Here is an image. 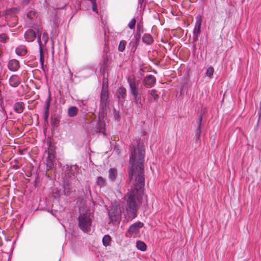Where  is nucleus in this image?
<instances>
[{
  "label": "nucleus",
  "instance_id": "f257e3e1",
  "mask_svg": "<svg viewBox=\"0 0 261 261\" xmlns=\"http://www.w3.org/2000/svg\"><path fill=\"white\" fill-rule=\"evenodd\" d=\"M144 156V145L139 143L132 151L129 159L130 166L128 171L130 181L133 179V176H135V182L126 196V205L124 215L130 220L137 217V208L141 203L145 182Z\"/></svg>",
  "mask_w": 261,
  "mask_h": 261
},
{
  "label": "nucleus",
  "instance_id": "f03ea898",
  "mask_svg": "<svg viewBox=\"0 0 261 261\" xmlns=\"http://www.w3.org/2000/svg\"><path fill=\"white\" fill-rule=\"evenodd\" d=\"M108 97L109 93L107 89L102 87L100 95V102L99 112V116H102V118H104L107 115V104Z\"/></svg>",
  "mask_w": 261,
  "mask_h": 261
},
{
  "label": "nucleus",
  "instance_id": "7ed1b4c3",
  "mask_svg": "<svg viewBox=\"0 0 261 261\" xmlns=\"http://www.w3.org/2000/svg\"><path fill=\"white\" fill-rule=\"evenodd\" d=\"M79 226L84 232H88L90 230L92 220L87 214H80L78 218Z\"/></svg>",
  "mask_w": 261,
  "mask_h": 261
},
{
  "label": "nucleus",
  "instance_id": "20e7f679",
  "mask_svg": "<svg viewBox=\"0 0 261 261\" xmlns=\"http://www.w3.org/2000/svg\"><path fill=\"white\" fill-rule=\"evenodd\" d=\"M121 211L118 205H112L109 210V217L110 222L119 221L121 218Z\"/></svg>",
  "mask_w": 261,
  "mask_h": 261
},
{
  "label": "nucleus",
  "instance_id": "39448f33",
  "mask_svg": "<svg viewBox=\"0 0 261 261\" xmlns=\"http://www.w3.org/2000/svg\"><path fill=\"white\" fill-rule=\"evenodd\" d=\"M143 25L142 22H140L137 24V34L134 36L135 41H131L129 43V45L132 46L131 50L133 51H135L137 48L138 42L141 38V34L143 32Z\"/></svg>",
  "mask_w": 261,
  "mask_h": 261
},
{
  "label": "nucleus",
  "instance_id": "423d86ee",
  "mask_svg": "<svg viewBox=\"0 0 261 261\" xmlns=\"http://www.w3.org/2000/svg\"><path fill=\"white\" fill-rule=\"evenodd\" d=\"M39 30V34L40 36H41V30L39 27H33L32 29H30L27 30L24 33V38L28 42H31L34 40L36 37V34H37V37H38V33L37 30ZM41 40V39L40 38Z\"/></svg>",
  "mask_w": 261,
  "mask_h": 261
},
{
  "label": "nucleus",
  "instance_id": "0eeeda50",
  "mask_svg": "<svg viewBox=\"0 0 261 261\" xmlns=\"http://www.w3.org/2000/svg\"><path fill=\"white\" fill-rule=\"evenodd\" d=\"M127 82L129 84L130 92L132 94L142 91L139 88L140 81L137 80L135 77H129L127 79Z\"/></svg>",
  "mask_w": 261,
  "mask_h": 261
},
{
  "label": "nucleus",
  "instance_id": "6e6552de",
  "mask_svg": "<svg viewBox=\"0 0 261 261\" xmlns=\"http://www.w3.org/2000/svg\"><path fill=\"white\" fill-rule=\"evenodd\" d=\"M48 156L45 161L46 169L50 170L54 166V159L55 158V151L53 149H50L48 151Z\"/></svg>",
  "mask_w": 261,
  "mask_h": 261
},
{
  "label": "nucleus",
  "instance_id": "1a4fd4ad",
  "mask_svg": "<svg viewBox=\"0 0 261 261\" xmlns=\"http://www.w3.org/2000/svg\"><path fill=\"white\" fill-rule=\"evenodd\" d=\"M201 17L200 15L196 17V23L193 31V38L194 41L197 40L201 32Z\"/></svg>",
  "mask_w": 261,
  "mask_h": 261
},
{
  "label": "nucleus",
  "instance_id": "9d476101",
  "mask_svg": "<svg viewBox=\"0 0 261 261\" xmlns=\"http://www.w3.org/2000/svg\"><path fill=\"white\" fill-rule=\"evenodd\" d=\"M143 226V223L141 222H137L132 224L127 230V233L130 235L137 234L139 232L140 228Z\"/></svg>",
  "mask_w": 261,
  "mask_h": 261
},
{
  "label": "nucleus",
  "instance_id": "9b49d317",
  "mask_svg": "<svg viewBox=\"0 0 261 261\" xmlns=\"http://www.w3.org/2000/svg\"><path fill=\"white\" fill-rule=\"evenodd\" d=\"M8 68L11 71H17L20 68L19 62L16 59H12L8 63Z\"/></svg>",
  "mask_w": 261,
  "mask_h": 261
},
{
  "label": "nucleus",
  "instance_id": "f8f14e48",
  "mask_svg": "<svg viewBox=\"0 0 261 261\" xmlns=\"http://www.w3.org/2000/svg\"><path fill=\"white\" fill-rule=\"evenodd\" d=\"M9 83L12 87H17L21 83V79L17 75H12L9 79Z\"/></svg>",
  "mask_w": 261,
  "mask_h": 261
},
{
  "label": "nucleus",
  "instance_id": "ddd939ff",
  "mask_svg": "<svg viewBox=\"0 0 261 261\" xmlns=\"http://www.w3.org/2000/svg\"><path fill=\"white\" fill-rule=\"evenodd\" d=\"M105 127L106 123L104 118H102V116H99L98 120L97 123V132L105 135Z\"/></svg>",
  "mask_w": 261,
  "mask_h": 261
},
{
  "label": "nucleus",
  "instance_id": "4468645a",
  "mask_svg": "<svg viewBox=\"0 0 261 261\" xmlns=\"http://www.w3.org/2000/svg\"><path fill=\"white\" fill-rule=\"evenodd\" d=\"M50 101H51V97L49 94L46 100V102H45V112L43 114V119H44V122H48Z\"/></svg>",
  "mask_w": 261,
  "mask_h": 261
},
{
  "label": "nucleus",
  "instance_id": "2eb2a0df",
  "mask_svg": "<svg viewBox=\"0 0 261 261\" xmlns=\"http://www.w3.org/2000/svg\"><path fill=\"white\" fill-rule=\"evenodd\" d=\"M156 82L155 77L150 74L147 76L143 81V84L145 86L152 87Z\"/></svg>",
  "mask_w": 261,
  "mask_h": 261
},
{
  "label": "nucleus",
  "instance_id": "dca6fc26",
  "mask_svg": "<svg viewBox=\"0 0 261 261\" xmlns=\"http://www.w3.org/2000/svg\"><path fill=\"white\" fill-rule=\"evenodd\" d=\"M38 33V37L37 42L39 44V49H40V61L41 64L42 68L43 67V63H44V57L42 51V44L41 43V41L40 40V34H39V30H37Z\"/></svg>",
  "mask_w": 261,
  "mask_h": 261
},
{
  "label": "nucleus",
  "instance_id": "f3484780",
  "mask_svg": "<svg viewBox=\"0 0 261 261\" xmlns=\"http://www.w3.org/2000/svg\"><path fill=\"white\" fill-rule=\"evenodd\" d=\"M118 176L117 170L115 168H111L109 170V179L111 181H114Z\"/></svg>",
  "mask_w": 261,
  "mask_h": 261
},
{
  "label": "nucleus",
  "instance_id": "a211bd4d",
  "mask_svg": "<svg viewBox=\"0 0 261 261\" xmlns=\"http://www.w3.org/2000/svg\"><path fill=\"white\" fill-rule=\"evenodd\" d=\"M24 108V103L21 101L17 102L14 105V110L17 113H22Z\"/></svg>",
  "mask_w": 261,
  "mask_h": 261
},
{
  "label": "nucleus",
  "instance_id": "6ab92c4d",
  "mask_svg": "<svg viewBox=\"0 0 261 261\" xmlns=\"http://www.w3.org/2000/svg\"><path fill=\"white\" fill-rule=\"evenodd\" d=\"M117 96L119 99H124L126 96V90L124 87L119 88L117 91Z\"/></svg>",
  "mask_w": 261,
  "mask_h": 261
},
{
  "label": "nucleus",
  "instance_id": "aec40b11",
  "mask_svg": "<svg viewBox=\"0 0 261 261\" xmlns=\"http://www.w3.org/2000/svg\"><path fill=\"white\" fill-rule=\"evenodd\" d=\"M78 109L76 107H70L68 109V115L70 117L75 116L78 113Z\"/></svg>",
  "mask_w": 261,
  "mask_h": 261
},
{
  "label": "nucleus",
  "instance_id": "412c9836",
  "mask_svg": "<svg viewBox=\"0 0 261 261\" xmlns=\"http://www.w3.org/2000/svg\"><path fill=\"white\" fill-rule=\"evenodd\" d=\"M142 41L146 44H151L153 41V38L149 34H145L142 37Z\"/></svg>",
  "mask_w": 261,
  "mask_h": 261
},
{
  "label": "nucleus",
  "instance_id": "4be33fe9",
  "mask_svg": "<svg viewBox=\"0 0 261 261\" xmlns=\"http://www.w3.org/2000/svg\"><path fill=\"white\" fill-rule=\"evenodd\" d=\"M202 115H200L199 116V122L198 123V127L196 129V133L195 136L199 138L200 136L201 132V125H202Z\"/></svg>",
  "mask_w": 261,
  "mask_h": 261
},
{
  "label": "nucleus",
  "instance_id": "5701e85b",
  "mask_svg": "<svg viewBox=\"0 0 261 261\" xmlns=\"http://www.w3.org/2000/svg\"><path fill=\"white\" fill-rule=\"evenodd\" d=\"M141 94L142 91L138 93L132 94L134 97L135 102L137 105H141Z\"/></svg>",
  "mask_w": 261,
  "mask_h": 261
},
{
  "label": "nucleus",
  "instance_id": "b1692460",
  "mask_svg": "<svg viewBox=\"0 0 261 261\" xmlns=\"http://www.w3.org/2000/svg\"><path fill=\"white\" fill-rule=\"evenodd\" d=\"M136 247L138 250L144 251L146 250V245L143 242L138 241L136 243Z\"/></svg>",
  "mask_w": 261,
  "mask_h": 261
},
{
  "label": "nucleus",
  "instance_id": "393cba45",
  "mask_svg": "<svg viewBox=\"0 0 261 261\" xmlns=\"http://www.w3.org/2000/svg\"><path fill=\"white\" fill-rule=\"evenodd\" d=\"M64 194L65 195H69L71 193V188L68 182H65L63 185Z\"/></svg>",
  "mask_w": 261,
  "mask_h": 261
},
{
  "label": "nucleus",
  "instance_id": "a878e982",
  "mask_svg": "<svg viewBox=\"0 0 261 261\" xmlns=\"http://www.w3.org/2000/svg\"><path fill=\"white\" fill-rule=\"evenodd\" d=\"M27 53V49L23 47H18L16 49V53L19 56H24Z\"/></svg>",
  "mask_w": 261,
  "mask_h": 261
},
{
  "label": "nucleus",
  "instance_id": "bb28decb",
  "mask_svg": "<svg viewBox=\"0 0 261 261\" xmlns=\"http://www.w3.org/2000/svg\"><path fill=\"white\" fill-rule=\"evenodd\" d=\"M126 44V42L125 40H121L120 41L119 46H118V50L120 51H123L125 48V45Z\"/></svg>",
  "mask_w": 261,
  "mask_h": 261
},
{
  "label": "nucleus",
  "instance_id": "cd10ccee",
  "mask_svg": "<svg viewBox=\"0 0 261 261\" xmlns=\"http://www.w3.org/2000/svg\"><path fill=\"white\" fill-rule=\"evenodd\" d=\"M111 241V237L109 235H105L102 239V242L104 246H107L109 245Z\"/></svg>",
  "mask_w": 261,
  "mask_h": 261
},
{
  "label": "nucleus",
  "instance_id": "c85d7f7f",
  "mask_svg": "<svg viewBox=\"0 0 261 261\" xmlns=\"http://www.w3.org/2000/svg\"><path fill=\"white\" fill-rule=\"evenodd\" d=\"M96 182L97 185L99 186H102L105 185L106 181L102 176H99L97 177Z\"/></svg>",
  "mask_w": 261,
  "mask_h": 261
},
{
  "label": "nucleus",
  "instance_id": "c756f323",
  "mask_svg": "<svg viewBox=\"0 0 261 261\" xmlns=\"http://www.w3.org/2000/svg\"><path fill=\"white\" fill-rule=\"evenodd\" d=\"M50 123L52 125L55 126L60 123V120L57 117H51Z\"/></svg>",
  "mask_w": 261,
  "mask_h": 261
},
{
  "label": "nucleus",
  "instance_id": "7c9ffc66",
  "mask_svg": "<svg viewBox=\"0 0 261 261\" xmlns=\"http://www.w3.org/2000/svg\"><path fill=\"white\" fill-rule=\"evenodd\" d=\"M214 72V69L213 67H210L207 68L206 72V74L207 76H208L210 78H212Z\"/></svg>",
  "mask_w": 261,
  "mask_h": 261
},
{
  "label": "nucleus",
  "instance_id": "2f4dec72",
  "mask_svg": "<svg viewBox=\"0 0 261 261\" xmlns=\"http://www.w3.org/2000/svg\"><path fill=\"white\" fill-rule=\"evenodd\" d=\"M136 23V20L135 18H133L128 24V27L131 30L134 29Z\"/></svg>",
  "mask_w": 261,
  "mask_h": 261
},
{
  "label": "nucleus",
  "instance_id": "473e14b6",
  "mask_svg": "<svg viewBox=\"0 0 261 261\" xmlns=\"http://www.w3.org/2000/svg\"><path fill=\"white\" fill-rule=\"evenodd\" d=\"M42 37V41L44 44H46L48 41V34L46 32H44L42 34H41V38Z\"/></svg>",
  "mask_w": 261,
  "mask_h": 261
},
{
  "label": "nucleus",
  "instance_id": "72a5a7b5",
  "mask_svg": "<svg viewBox=\"0 0 261 261\" xmlns=\"http://www.w3.org/2000/svg\"><path fill=\"white\" fill-rule=\"evenodd\" d=\"M35 12L34 11H33L32 10L29 11L27 13V16L28 18L32 19L33 17L35 16Z\"/></svg>",
  "mask_w": 261,
  "mask_h": 261
},
{
  "label": "nucleus",
  "instance_id": "f704fd0d",
  "mask_svg": "<svg viewBox=\"0 0 261 261\" xmlns=\"http://www.w3.org/2000/svg\"><path fill=\"white\" fill-rule=\"evenodd\" d=\"M150 95L154 99H156L159 97V95L156 94V90L155 89H152L151 90Z\"/></svg>",
  "mask_w": 261,
  "mask_h": 261
},
{
  "label": "nucleus",
  "instance_id": "c9c22d12",
  "mask_svg": "<svg viewBox=\"0 0 261 261\" xmlns=\"http://www.w3.org/2000/svg\"><path fill=\"white\" fill-rule=\"evenodd\" d=\"M92 11L97 13V4H96V2L93 3V4H92Z\"/></svg>",
  "mask_w": 261,
  "mask_h": 261
},
{
  "label": "nucleus",
  "instance_id": "e433bc0d",
  "mask_svg": "<svg viewBox=\"0 0 261 261\" xmlns=\"http://www.w3.org/2000/svg\"><path fill=\"white\" fill-rule=\"evenodd\" d=\"M30 2V0H22V3L23 5L26 6L28 5Z\"/></svg>",
  "mask_w": 261,
  "mask_h": 261
},
{
  "label": "nucleus",
  "instance_id": "4c0bfd02",
  "mask_svg": "<svg viewBox=\"0 0 261 261\" xmlns=\"http://www.w3.org/2000/svg\"><path fill=\"white\" fill-rule=\"evenodd\" d=\"M2 72H3V68L2 67H0V80H2Z\"/></svg>",
  "mask_w": 261,
  "mask_h": 261
},
{
  "label": "nucleus",
  "instance_id": "58836bf2",
  "mask_svg": "<svg viewBox=\"0 0 261 261\" xmlns=\"http://www.w3.org/2000/svg\"><path fill=\"white\" fill-rule=\"evenodd\" d=\"M114 117L116 119H118V117H119V115L118 113H116L115 114V116H114Z\"/></svg>",
  "mask_w": 261,
  "mask_h": 261
},
{
  "label": "nucleus",
  "instance_id": "ea45409f",
  "mask_svg": "<svg viewBox=\"0 0 261 261\" xmlns=\"http://www.w3.org/2000/svg\"><path fill=\"white\" fill-rule=\"evenodd\" d=\"M258 114L259 115V117H260V115H261V105H260L259 111L258 112Z\"/></svg>",
  "mask_w": 261,
  "mask_h": 261
},
{
  "label": "nucleus",
  "instance_id": "a19ab883",
  "mask_svg": "<svg viewBox=\"0 0 261 261\" xmlns=\"http://www.w3.org/2000/svg\"><path fill=\"white\" fill-rule=\"evenodd\" d=\"M144 0H139V3L141 4V5H142V3L144 2Z\"/></svg>",
  "mask_w": 261,
  "mask_h": 261
},
{
  "label": "nucleus",
  "instance_id": "79ce46f5",
  "mask_svg": "<svg viewBox=\"0 0 261 261\" xmlns=\"http://www.w3.org/2000/svg\"><path fill=\"white\" fill-rule=\"evenodd\" d=\"M202 2H204L205 0H201Z\"/></svg>",
  "mask_w": 261,
  "mask_h": 261
},
{
  "label": "nucleus",
  "instance_id": "37998d69",
  "mask_svg": "<svg viewBox=\"0 0 261 261\" xmlns=\"http://www.w3.org/2000/svg\"><path fill=\"white\" fill-rule=\"evenodd\" d=\"M260 105H261V101H260Z\"/></svg>",
  "mask_w": 261,
  "mask_h": 261
}]
</instances>
